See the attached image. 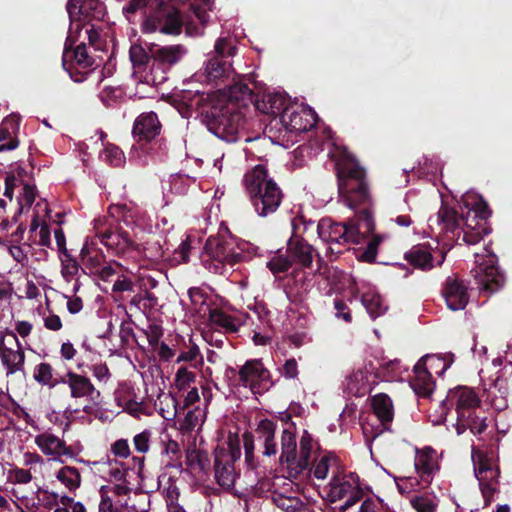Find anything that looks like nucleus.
<instances>
[{
    "mask_svg": "<svg viewBox=\"0 0 512 512\" xmlns=\"http://www.w3.org/2000/svg\"><path fill=\"white\" fill-rule=\"evenodd\" d=\"M334 308L336 310L335 315L338 319H342L346 323L352 322L351 310L343 300L336 299L334 301Z\"/></svg>",
    "mask_w": 512,
    "mask_h": 512,
    "instance_id": "obj_56",
    "label": "nucleus"
},
{
    "mask_svg": "<svg viewBox=\"0 0 512 512\" xmlns=\"http://www.w3.org/2000/svg\"><path fill=\"white\" fill-rule=\"evenodd\" d=\"M429 222H435L441 226V230L445 233H451L452 238L456 237L458 241L462 234V240L469 244L474 245L479 243L485 235L491 232L488 222H476L471 220V212H468L463 228L460 230V217L458 212L448 205L442 204L436 214L435 219L432 217Z\"/></svg>",
    "mask_w": 512,
    "mask_h": 512,
    "instance_id": "obj_9",
    "label": "nucleus"
},
{
    "mask_svg": "<svg viewBox=\"0 0 512 512\" xmlns=\"http://www.w3.org/2000/svg\"><path fill=\"white\" fill-rule=\"evenodd\" d=\"M307 291L306 273L302 270L295 269L291 273V278L285 285L284 292L291 303H300Z\"/></svg>",
    "mask_w": 512,
    "mask_h": 512,
    "instance_id": "obj_30",
    "label": "nucleus"
},
{
    "mask_svg": "<svg viewBox=\"0 0 512 512\" xmlns=\"http://www.w3.org/2000/svg\"><path fill=\"white\" fill-rule=\"evenodd\" d=\"M475 279L481 289L490 294L501 290L505 284V275L493 258H489L478 266L475 270Z\"/></svg>",
    "mask_w": 512,
    "mask_h": 512,
    "instance_id": "obj_19",
    "label": "nucleus"
},
{
    "mask_svg": "<svg viewBox=\"0 0 512 512\" xmlns=\"http://www.w3.org/2000/svg\"><path fill=\"white\" fill-rule=\"evenodd\" d=\"M230 72V64L227 63L224 59H220L218 57H211L207 61L206 65V75L208 81L217 82L224 77H228Z\"/></svg>",
    "mask_w": 512,
    "mask_h": 512,
    "instance_id": "obj_40",
    "label": "nucleus"
},
{
    "mask_svg": "<svg viewBox=\"0 0 512 512\" xmlns=\"http://www.w3.org/2000/svg\"><path fill=\"white\" fill-rule=\"evenodd\" d=\"M18 131L19 119L16 116H8L1 122L0 152L15 150L19 146Z\"/></svg>",
    "mask_w": 512,
    "mask_h": 512,
    "instance_id": "obj_28",
    "label": "nucleus"
},
{
    "mask_svg": "<svg viewBox=\"0 0 512 512\" xmlns=\"http://www.w3.org/2000/svg\"><path fill=\"white\" fill-rule=\"evenodd\" d=\"M195 381V374L186 367H180L175 375V383L179 390H184Z\"/></svg>",
    "mask_w": 512,
    "mask_h": 512,
    "instance_id": "obj_51",
    "label": "nucleus"
},
{
    "mask_svg": "<svg viewBox=\"0 0 512 512\" xmlns=\"http://www.w3.org/2000/svg\"><path fill=\"white\" fill-rule=\"evenodd\" d=\"M55 477L65 488L72 491L80 486L81 478L78 470L74 467H61Z\"/></svg>",
    "mask_w": 512,
    "mask_h": 512,
    "instance_id": "obj_41",
    "label": "nucleus"
},
{
    "mask_svg": "<svg viewBox=\"0 0 512 512\" xmlns=\"http://www.w3.org/2000/svg\"><path fill=\"white\" fill-rule=\"evenodd\" d=\"M371 407L383 430L390 431L394 419V407L391 398L385 393H378L371 397Z\"/></svg>",
    "mask_w": 512,
    "mask_h": 512,
    "instance_id": "obj_27",
    "label": "nucleus"
},
{
    "mask_svg": "<svg viewBox=\"0 0 512 512\" xmlns=\"http://www.w3.org/2000/svg\"><path fill=\"white\" fill-rule=\"evenodd\" d=\"M245 193L254 211L260 217L274 214L280 207L284 193L270 176L264 164H257L243 176Z\"/></svg>",
    "mask_w": 512,
    "mask_h": 512,
    "instance_id": "obj_5",
    "label": "nucleus"
},
{
    "mask_svg": "<svg viewBox=\"0 0 512 512\" xmlns=\"http://www.w3.org/2000/svg\"><path fill=\"white\" fill-rule=\"evenodd\" d=\"M0 359L7 375L23 371L24 351L13 331H6L0 337Z\"/></svg>",
    "mask_w": 512,
    "mask_h": 512,
    "instance_id": "obj_16",
    "label": "nucleus"
},
{
    "mask_svg": "<svg viewBox=\"0 0 512 512\" xmlns=\"http://www.w3.org/2000/svg\"><path fill=\"white\" fill-rule=\"evenodd\" d=\"M209 322L211 325L222 328L228 333H236L239 330L235 318L218 308L209 310Z\"/></svg>",
    "mask_w": 512,
    "mask_h": 512,
    "instance_id": "obj_39",
    "label": "nucleus"
},
{
    "mask_svg": "<svg viewBox=\"0 0 512 512\" xmlns=\"http://www.w3.org/2000/svg\"><path fill=\"white\" fill-rule=\"evenodd\" d=\"M488 398L490 399L491 406L497 411H503L508 407L507 398L504 396H497L494 391L488 392Z\"/></svg>",
    "mask_w": 512,
    "mask_h": 512,
    "instance_id": "obj_64",
    "label": "nucleus"
},
{
    "mask_svg": "<svg viewBox=\"0 0 512 512\" xmlns=\"http://www.w3.org/2000/svg\"><path fill=\"white\" fill-rule=\"evenodd\" d=\"M311 452L310 448L300 447L299 454L295 455V461L287 468L289 478L297 479L305 470H311Z\"/></svg>",
    "mask_w": 512,
    "mask_h": 512,
    "instance_id": "obj_38",
    "label": "nucleus"
},
{
    "mask_svg": "<svg viewBox=\"0 0 512 512\" xmlns=\"http://www.w3.org/2000/svg\"><path fill=\"white\" fill-rule=\"evenodd\" d=\"M414 466L420 481L424 486H429L440 469L436 451L432 447L416 449Z\"/></svg>",
    "mask_w": 512,
    "mask_h": 512,
    "instance_id": "obj_23",
    "label": "nucleus"
},
{
    "mask_svg": "<svg viewBox=\"0 0 512 512\" xmlns=\"http://www.w3.org/2000/svg\"><path fill=\"white\" fill-rule=\"evenodd\" d=\"M375 222L367 211L357 212L355 218L344 222H335L331 218H323L318 222V236L323 241L337 245H365L356 251L360 262L374 263L378 247L383 238L374 234Z\"/></svg>",
    "mask_w": 512,
    "mask_h": 512,
    "instance_id": "obj_2",
    "label": "nucleus"
},
{
    "mask_svg": "<svg viewBox=\"0 0 512 512\" xmlns=\"http://www.w3.org/2000/svg\"><path fill=\"white\" fill-rule=\"evenodd\" d=\"M111 450L115 456L127 458L130 455V448L127 440L119 439L114 442Z\"/></svg>",
    "mask_w": 512,
    "mask_h": 512,
    "instance_id": "obj_62",
    "label": "nucleus"
},
{
    "mask_svg": "<svg viewBox=\"0 0 512 512\" xmlns=\"http://www.w3.org/2000/svg\"><path fill=\"white\" fill-rule=\"evenodd\" d=\"M81 352L83 353V358L92 363L94 361L95 356V345L93 339H89L85 337L81 343Z\"/></svg>",
    "mask_w": 512,
    "mask_h": 512,
    "instance_id": "obj_61",
    "label": "nucleus"
},
{
    "mask_svg": "<svg viewBox=\"0 0 512 512\" xmlns=\"http://www.w3.org/2000/svg\"><path fill=\"white\" fill-rule=\"evenodd\" d=\"M338 192L342 202L357 212L372 214V196L365 169L357 159L343 152L336 160Z\"/></svg>",
    "mask_w": 512,
    "mask_h": 512,
    "instance_id": "obj_3",
    "label": "nucleus"
},
{
    "mask_svg": "<svg viewBox=\"0 0 512 512\" xmlns=\"http://www.w3.org/2000/svg\"><path fill=\"white\" fill-rule=\"evenodd\" d=\"M36 187L32 184H23L17 196L18 208L13 214V221L18 222L19 216L27 211L36 199Z\"/></svg>",
    "mask_w": 512,
    "mask_h": 512,
    "instance_id": "obj_37",
    "label": "nucleus"
},
{
    "mask_svg": "<svg viewBox=\"0 0 512 512\" xmlns=\"http://www.w3.org/2000/svg\"><path fill=\"white\" fill-rule=\"evenodd\" d=\"M146 26L153 31L159 30L165 34H179L182 28V18L179 10L166 0H155L147 15Z\"/></svg>",
    "mask_w": 512,
    "mask_h": 512,
    "instance_id": "obj_13",
    "label": "nucleus"
},
{
    "mask_svg": "<svg viewBox=\"0 0 512 512\" xmlns=\"http://www.w3.org/2000/svg\"><path fill=\"white\" fill-rule=\"evenodd\" d=\"M281 373L288 379H294L298 376V364L295 358H290L285 361L281 368Z\"/></svg>",
    "mask_w": 512,
    "mask_h": 512,
    "instance_id": "obj_60",
    "label": "nucleus"
},
{
    "mask_svg": "<svg viewBox=\"0 0 512 512\" xmlns=\"http://www.w3.org/2000/svg\"><path fill=\"white\" fill-rule=\"evenodd\" d=\"M293 265V262L289 255L287 256H275L268 263V269L273 273H284L287 272Z\"/></svg>",
    "mask_w": 512,
    "mask_h": 512,
    "instance_id": "obj_48",
    "label": "nucleus"
},
{
    "mask_svg": "<svg viewBox=\"0 0 512 512\" xmlns=\"http://www.w3.org/2000/svg\"><path fill=\"white\" fill-rule=\"evenodd\" d=\"M444 407L454 408L457 414L456 431L464 433L467 429L473 434H481L487 428L485 412L477 393L469 387L458 386L449 390Z\"/></svg>",
    "mask_w": 512,
    "mask_h": 512,
    "instance_id": "obj_6",
    "label": "nucleus"
},
{
    "mask_svg": "<svg viewBox=\"0 0 512 512\" xmlns=\"http://www.w3.org/2000/svg\"><path fill=\"white\" fill-rule=\"evenodd\" d=\"M473 216H471L472 221L476 222H488V218L491 215V210L487 204V202L483 198H479L473 205L472 209Z\"/></svg>",
    "mask_w": 512,
    "mask_h": 512,
    "instance_id": "obj_49",
    "label": "nucleus"
},
{
    "mask_svg": "<svg viewBox=\"0 0 512 512\" xmlns=\"http://www.w3.org/2000/svg\"><path fill=\"white\" fill-rule=\"evenodd\" d=\"M498 484L494 483H482L479 482L481 494L484 499V506L488 507L493 501L494 494L498 491L497 489Z\"/></svg>",
    "mask_w": 512,
    "mask_h": 512,
    "instance_id": "obj_57",
    "label": "nucleus"
},
{
    "mask_svg": "<svg viewBox=\"0 0 512 512\" xmlns=\"http://www.w3.org/2000/svg\"><path fill=\"white\" fill-rule=\"evenodd\" d=\"M277 424L270 419H262L255 429V434L246 431L243 434V446L245 451V463L248 468L255 470L258 467V461L255 459V440L263 448L262 454L266 457L275 456L278 452V446L275 441V432Z\"/></svg>",
    "mask_w": 512,
    "mask_h": 512,
    "instance_id": "obj_10",
    "label": "nucleus"
},
{
    "mask_svg": "<svg viewBox=\"0 0 512 512\" xmlns=\"http://www.w3.org/2000/svg\"><path fill=\"white\" fill-rule=\"evenodd\" d=\"M8 480L12 483L27 484L31 482L32 475L29 470L15 467L8 471Z\"/></svg>",
    "mask_w": 512,
    "mask_h": 512,
    "instance_id": "obj_52",
    "label": "nucleus"
},
{
    "mask_svg": "<svg viewBox=\"0 0 512 512\" xmlns=\"http://www.w3.org/2000/svg\"><path fill=\"white\" fill-rule=\"evenodd\" d=\"M151 433L147 430L137 434L133 438L136 451L146 453L149 450V441Z\"/></svg>",
    "mask_w": 512,
    "mask_h": 512,
    "instance_id": "obj_55",
    "label": "nucleus"
},
{
    "mask_svg": "<svg viewBox=\"0 0 512 512\" xmlns=\"http://www.w3.org/2000/svg\"><path fill=\"white\" fill-rule=\"evenodd\" d=\"M362 303L369 315L375 319L384 314L386 308L383 307L381 297L378 294L366 293L362 296Z\"/></svg>",
    "mask_w": 512,
    "mask_h": 512,
    "instance_id": "obj_45",
    "label": "nucleus"
},
{
    "mask_svg": "<svg viewBox=\"0 0 512 512\" xmlns=\"http://www.w3.org/2000/svg\"><path fill=\"white\" fill-rule=\"evenodd\" d=\"M442 294L447 307L452 311L463 310L469 301L467 285L456 276L446 278Z\"/></svg>",
    "mask_w": 512,
    "mask_h": 512,
    "instance_id": "obj_21",
    "label": "nucleus"
},
{
    "mask_svg": "<svg viewBox=\"0 0 512 512\" xmlns=\"http://www.w3.org/2000/svg\"><path fill=\"white\" fill-rule=\"evenodd\" d=\"M333 459V456L331 454H325L321 457V459L318 461V463L315 465L313 474L315 478L323 480L326 478L330 461Z\"/></svg>",
    "mask_w": 512,
    "mask_h": 512,
    "instance_id": "obj_54",
    "label": "nucleus"
},
{
    "mask_svg": "<svg viewBox=\"0 0 512 512\" xmlns=\"http://www.w3.org/2000/svg\"><path fill=\"white\" fill-rule=\"evenodd\" d=\"M35 445L51 460L62 462L63 456H72V450L66 445V442L50 430L44 431L34 438Z\"/></svg>",
    "mask_w": 512,
    "mask_h": 512,
    "instance_id": "obj_20",
    "label": "nucleus"
},
{
    "mask_svg": "<svg viewBox=\"0 0 512 512\" xmlns=\"http://www.w3.org/2000/svg\"><path fill=\"white\" fill-rule=\"evenodd\" d=\"M238 384L249 388L253 393L267 390L273 383L269 370L261 359H249L238 371Z\"/></svg>",
    "mask_w": 512,
    "mask_h": 512,
    "instance_id": "obj_15",
    "label": "nucleus"
},
{
    "mask_svg": "<svg viewBox=\"0 0 512 512\" xmlns=\"http://www.w3.org/2000/svg\"><path fill=\"white\" fill-rule=\"evenodd\" d=\"M129 57L132 65L138 71L150 70L153 63V57L151 53V45L148 46V50L141 44H133L129 50Z\"/></svg>",
    "mask_w": 512,
    "mask_h": 512,
    "instance_id": "obj_33",
    "label": "nucleus"
},
{
    "mask_svg": "<svg viewBox=\"0 0 512 512\" xmlns=\"http://www.w3.org/2000/svg\"><path fill=\"white\" fill-rule=\"evenodd\" d=\"M151 53L153 63L150 71L153 73L156 69L163 70L180 61L184 54V49L180 45L160 47L156 44H151Z\"/></svg>",
    "mask_w": 512,
    "mask_h": 512,
    "instance_id": "obj_25",
    "label": "nucleus"
},
{
    "mask_svg": "<svg viewBox=\"0 0 512 512\" xmlns=\"http://www.w3.org/2000/svg\"><path fill=\"white\" fill-rule=\"evenodd\" d=\"M400 369V361L392 360L388 361L378 368L376 372V377L385 381H392L398 374V370Z\"/></svg>",
    "mask_w": 512,
    "mask_h": 512,
    "instance_id": "obj_47",
    "label": "nucleus"
},
{
    "mask_svg": "<svg viewBox=\"0 0 512 512\" xmlns=\"http://www.w3.org/2000/svg\"><path fill=\"white\" fill-rule=\"evenodd\" d=\"M287 254L293 264L300 265L303 268L310 267L313 261L314 248L305 238H291L287 243Z\"/></svg>",
    "mask_w": 512,
    "mask_h": 512,
    "instance_id": "obj_26",
    "label": "nucleus"
},
{
    "mask_svg": "<svg viewBox=\"0 0 512 512\" xmlns=\"http://www.w3.org/2000/svg\"><path fill=\"white\" fill-rule=\"evenodd\" d=\"M358 487L359 486L357 484H354L350 480L346 479V476L342 478L339 476H334L330 482L329 496L331 497V501L335 502L337 500L345 499Z\"/></svg>",
    "mask_w": 512,
    "mask_h": 512,
    "instance_id": "obj_36",
    "label": "nucleus"
},
{
    "mask_svg": "<svg viewBox=\"0 0 512 512\" xmlns=\"http://www.w3.org/2000/svg\"><path fill=\"white\" fill-rule=\"evenodd\" d=\"M410 503L417 512H436L438 508L436 497L430 494L415 495Z\"/></svg>",
    "mask_w": 512,
    "mask_h": 512,
    "instance_id": "obj_44",
    "label": "nucleus"
},
{
    "mask_svg": "<svg viewBox=\"0 0 512 512\" xmlns=\"http://www.w3.org/2000/svg\"><path fill=\"white\" fill-rule=\"evenodd\" d=\"M70 19L62 66L76 82H83L93 72L94 60L88 55L87 44L96 49V0H68L66 5Z\"/></svg>",
    "mask_w": 512,
    "mask_h": 512,
    "instance_id": "obj_1",
    "label": "nucleus"
},
{
    "mask_svg": "<svg viewBox=\"0 0 512 512\" xmlns=\"http://www.w3.org/2000/svg\"><path fill=\"white\" fill-rule=\"evenodd\" d=\"M214 48L216 53L214 57L224 59L226 55H231L232 47H230L229 42L224 38H219L216 41Z\"/></svg>",
    "mask_w": 512,
    "mask_h": 512,
    "instance_id": "obj_63",
    "label": "nucleus"
},
{
    "mask_svg": "<svg viewBox=\"0 0 512 512\" xmlns=\"http://www.w3.org/2000/svg\"><path fill=\"white\" fill-rule=\"evenodd\" d=\"M21 185V181L18 176L14 174H8L5 179L4 196L11 202L14 195V189Z\"/></svg>",
    "mask_w": 512,
    "mask_h": 512,
    "instance_id": "obj_59",
    "label": "nucleus"
},
{
    "mask_svg": "<svg viewBox=\"0 0 512 512\" xmlns=\"http://www.w3.org/2000/svg\"><path fill=\"white\" fill-rule=\"evenodd\" d=\"M162 130V124L159 121L158 115L153 112H143L136 117L132 135L138 143H154L158 145V157L161 159L167 154V145L164 139H157Z\"/></svg>",
    "mask_w": 512,
    "mask_h": 512,
    "instance_id": "obj_14",
    "label": "nucleus"
},
{
    "mask_svg": "<svg viewBox=\"0 0 512 512\" xmlns=\"http://www.w3.org/2000/svg\"><path fill=\"white\" fill-rule=\"evenodd\" d=\"M478 460L475 463L474 471L475 476L479 482L498 484L500 470L498 467H493L491 460L484 453L477 454Z\"/></svg>",
    "mask_w": 512,
    "mask_h": 512,
    "instance_id": "obj_31",
    "label": "nucleus"
},
{
    "mask_svg": "<svg viewBox=\"0 0 512 512\" xmlns=\"http://www.w3.org/2000/svg\"><path fill=\"white\" fill-rule=\"evenodd\" d=\"M235 99L244 101L243 105L248 106L253 104L254 107L267 115H280L282 117L284 111L290 106L286 105L285 97L280 93H267L260 98V95L254 91L244 82L238 81L234 83L232 90Z\"/></svg>",
    "mask_w": 512,
    "mask_h": 512,
    "instance_id": "obj_12",
    "label": "nucleus"
},
{
    "mask_svg": "<svg viewBox=\"0 0 512 512\" xmlns=\"http://www.w3.org/2000/svg\"><path fill=\"white\" fill-rule=\"evenodd\" d=\"M315 117L311 109L290 106L284 111L281 122L288 131L301 133L314 127Z\"/></svg>",
    "mask_w": 512,
    "mask_h": 512,
    "instance_id": "obj_22",
    "label": "nucleus"
},
{
    "mask_svg": "<svg viewBox=\"0 0 512 512\" xmlns=\"http://www.w3.org/2000/svg\"><path fill=\"white\" fill-rule=\"evenodd\" d=\"M149 4L154 6L155 0H128L127 5L123 7V14L129 19L130 15L145 9Z\"/></svg>",
    "mask_w": 512,
    "mask_h": 512,
    "instance_id": "obj_53",
    "label": "nucleus"
},
{
    "mask_svg": "<svg viewBox=\"0 0 512 512\" xmlns=\"http://www.w3.org/2000/svg\"><path fill=\"white\" fill-rule=\"evenodd\" d=\"M404 259L414 268L428 271L434 268V257L429 247L415 245L404 254Z\"/></svg>",
    "mask_w": 512,
    "mask_h": 512,
    "instance_id": "obj_29",
    "label": "nucleus"
},
{
    "mask_svg": "<svg viewBox=\"0 0 512 512\" xmlns=\"http://www.w3.org/2000/svg\"><path fill=\"white\" fill-rule=\"evenodd\" d=\"M234 83L229 85L227 93L219 97L203 110V122L208 130L227 142L237 139L239 130L245 124L246 105L241 99L233 97Z\"/></svg>",
    "mask_w": 512,
    "mask_h": 512,
    "instance_id": "obj_4",
    "label": "nucleus"
},
{
    "mask_svg": "<svg viewBox=\"0 0 512 512\" xmlns=\"http://www.w3.org/2000/svg\"><path fill=\"white\" fill-rule=\"evenodd\" d=\"M99 158L112 167H122L125 163L124 152L112 143L104 144Z\"/></svg>",
    "mask_w": 512,
    "mask_h": 512,
    "instance_id": "obj_42",
    "label": "nucleus"
},
{
    "mask_svg": "<svg viewBox=\"0 0 512 512\" xmlns=\"http://www.w3.org/2000/svg\"><path fill=\"white\" fill-rule=\"evenodd\" d=\"M120 95H121V91L119 89L112 88V87H106L101 91L99 98L104 105H106L107 107H110L111 103L116 102V100L120 97Z\"/></svg>",
    "mask_w": 512,
    "mask_h": 512,
    "instance_id": "obj_58",
    "label": "nucleus"
},
{
    "mask_svg": "<svg viewBox=\"0 0 512 512\" xmlns=\"http://www.w3.org/2000/svg\"><path fill=\"white\" fill-rule=\"evenodd\" d=\"M69 386L73 397H83L93 390V385L90 381L79 375H69Z\"/></svg>",
    "mask_w": 512,
    "mask_h": 512,
    "instance_id": "obj_43",
    "label": "nucleus"
},
{
    "mask_svg": "<svg viewBox=\"0 0 512 512\" xmlns=\"http://www.w3.org/2000/svg\"><path fill=\"white\" fill-rule=\"evenodd\" d=\"M228 448L217 446L214 450V474L217 483L223 488H231L238 476L234 463L241 457L240 440L229 434Z\"/></svg>",
    "mask_w": 512,
    "mask_h": 512,
    "instance_id": "obj_11",
    "label": "nucleus"
},
{
    "mask_svg": "<svg viewBox=\"0 0 512 512\" xmlns=\"http://www.w3.org/2000/svg\"><path fill=\"white\" fill-rule=\"evenodd\" d=\"M163 452L169 458L167 466L171 467H181L182 463L181 459V450L177 441L169 439L166 443H164Z\"/></svg>",
    "mask_w": 512,
    "mask_h": 512,
    "instance_id": "obj_46",
    "label": "nucleus"
},
{
    "mask_svg": "<svg viewBox=\"0 0 512 512\" xmlns=\"http://www.w3.org/2000/svg\"><path fill=\"white\" fill-rule=\"evenodd\" d=\"M34 379L42 385H51L52 367L48 363H40L35 367Z\"/></svg>",
    "mask_w": 512,
    "mask_h": 512,
    "instance_id": "obj_50",
    "label": "nucleus"
},
{
    "mask_svg": "<svg viewBox=\"0 0 512 512\" xmlns=\"http://www.w3.org/2000/svg\"><path fill=\"white\" fill-rule=\"evenodd\" d=\"M101 477L109 482L107 485L101 486L99 493L101 502L98 505V512H124L122 506L115 502L114 499L126 495L130 489L125 485L129 484L128 478L133 469L125 467L123 462L117 460L104 463L100 469Z\"/></svg>",
    "mask_w": 512,
    "mask_h": 512,
    "instance_id": "obj_7",
    "label": "nucleus"
},
{
    "mask_svg": "<svg viewBox=\"0 0 512 512\" xmlns=\"http://www.w3.org/2000/svg\"><path fill=\"white\" fill-rule=\"evenodd\" d=\"M186 464L189 469L198 470L203 473H207L211 467L208 452L196 447H189L186 450Z\"/></svg>",
    "mask_w": 512,
    "mask_h": 512,
    "instance_id": "obj_34",
    "label": "nucleus"
},
{
    "mask_svg": "<svg viewBox=\"0 0 512 512\" xmlns=\"http://www.w3.org/2000/svg\"><path fill=\"white\" fill-rule=\"evenodd\" d=\"M297 453L296 435L290 429H284L281 435V455L279 463L286 465V468L295 461Z\"/></svg>",
    "mask_w": 512,
    "mask_h": 512,
    "instance_id": "obj_32",
    "label": "nucleus"
},
{
    "mask_svg": "<svg viewBox=\"0 0 512 512\" xmlns=\"http://www.w3.org/2000/svg\"><path fill=\"white\" fill-rule=\"evenodd\" d=\"M100 218L98 217V240L103 244L107 251L113 255L124 254L127 250H138V245L130 238L128 232L116 228L112 230V225L108 229H100Z\"/></svg>",
    "mask_w": 512,
    "mask_h": 512,
    "instance_id": "obj_18",
    "label": "nucleus"
},
{
    "mask_svg": "<svg viewBox=\"0 0 512 512\" xmlns=\"http://www.w3.org/2000/svg\"><path fill=\"white\" fill-rule=\"evenodd\" d=\"M291 225V238H305V236L309 238L315 234L318 235V223L316 224L315 221L306 219L302 214L295 216L292 219Z\"/></svg>",
    "mask_w": 512,
    "mask_h": 512,
    "instance_id": "obj_35",
    "label": "nucleus"
},
{
    "mask_svg": "<svg viewBox=\"0 0 512 512\" xmlns=\"http://www.w3.org/2000/svg\"><path fill=\"white\" fill-rule=\"evenodd\" d=\"M203 265L215 274H223L225 265L234 266L248 259L244 249L231 238L210 236L203 248Z\"/></svg>",
    "mask_w": 512,
    "mask_h": 512,
    "instance_id": "obj_8",
    "label": "nucleus"
},
{
    "mask_svg": "<svg viewBox=\"0 0 512 512\" xmlns=\"http://www.w3.org/2000/svg\"><path fill=\"white\" fill-rule=\"evenodd\" d=\"M100 249L98 248V253ZM100 267V259L98 258V288L104 293H118L130 291L133 284L130 279L121 274V266L115 262L110 261L107 265Z\"/></svg>",
    "mask_w": 512,
    "mask_h": 512,
    "instance_id": "obj_17",
    "label": "nucleus"
},
{
    "mask_svg": "<svg viewBox=\"0 0 512 512\" xmlns=\"http://www.w3.org/2000/svg\"><path fill=\"white\" fill-rule=\"evenodd\" d=\"M428 356L422 357L414 366V377L410 380V386L420 397L428 398L434 391L435 380L426 367Z\"/></svg>",
    "mask_w": 512,
    "mask_h": 512,
    "instance_id": "obj_24",
    "label": "nucleus"
}]
</instances>
